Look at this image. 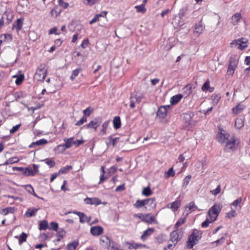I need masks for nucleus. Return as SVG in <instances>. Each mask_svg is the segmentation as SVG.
<instances>
[{
	"instance_id": "nucleus-1",
	"label": "nucleus",
	"mask_w": 250,
	"mask_h": 250,
	"mask_svg": "<svg viewBox=\"0 0 250 250\" xmlns=\"http://www.w3.org/2000/svg\"><path fill=\"white\" fill-rule=\"evenodd\" d=\"M217 139L220 144L225 145V150L227 151L233 150L236 147V137H230L229 134L223 129H219V132L217 134Z\"/></svg>"
},
{
	"instance_id": "nucleus-2",
	"label": "nucleus",
	"mask_w": 250,
	"mask_h": 250,
	"mask_svg": "<svg viewBox=\"0 0 250 250\" xmlns=\"http://www.w3.org/2000/svg\"><path fill=\"white\" fill-rule=\"evenodd\" d=\"M194 114L192 112L189 111L183 114V120L185 124V126L188 130L194 126L196 122L193 121L192 118Z\"/></svg>"
},
{
	"instance_id": "nucleus-3",
	"label": "nucleus",
	"mask_w": 250,
	"mask_h": 250,
	"mask_svg": "<svg viewBox=\"0 0 250 250\" xmlns=\"http://www.w3.org/2000/svg\"><path fill=\"white\" fill-rule=\"evenodd\" d=\"M229 64L227 73L232 76L239 63V58L236 55H232L229 58Z\"/></svg>"
},
{
	"instance_id": "nucleus-4",
	"label": "nucleus",
	"mask_w": 250,
	"mask_h": 250,
	"mask_svg": "<svg viewBox=\"0 0 250 250\" xmlns=\"http://www.w3.org/2000/svg\"><path fill=\"white\" fill-rule=\"evenodd\" d=\"M201 238L199 232L197 230H195L189 236L187 242V246L189 249H191L195 245L197 242Z\"/></svg>"
},
{
	"instance_id": "nucleus-5",
	"label": "nucleus",
	"mask_w": 250,
	"mask_h": 250,
	"mask_svg": "<svg viewBox=\"0 0 250 250\" xmlns=\"http://www.w3.org/2000/svg\"><path fill=\"white\" fill-rule=\"evenodd\" d=\"M45 65L41 64L37 69L35 75V79L39 81H43L47 75V70L44 68Z\"/></svg>"
},
{
	"instance_id": "nucleus-6",
	"label": "nucleus",
	"mask_w": 250,
	"mask_h": 250,
	"mask_svg": "<svg viewBox=\"0 0 250 250\" xmlns=\"http://www.w3.org/2000/svg\"><path fill=\"white\" fill-rule=\"evenodd\" d=\"M248 41L242 38L237 40L233 41L230 44L231 47H235L240 50H243L247 47Z\"/></svg>"
},
{
	"instance_id": "nucleus-7",
	"label": "nucleus",
	"mask_w": 250,
	"mask_h": 250,
	"mask_svg": "<svg viewBox=\"0 0 250 250\" xmlns=\"http://www.w3.org/2000/svg\"><path fill=\"white\" fill-rule=\"evenodd\" d=\"M222 206L220 203H215L208 211V216H218L220 212Z\"/></svg>"
},
{
	"instance_id": "nucleus-8",
	"label": "nucleus",
	"mask_w": 250,
	"mask_h": 250,
	"mask_svg": "<svg viewBox=\"0 0 250 250\" xmlns=\"http://www.w3.org/2000/svg\"><path fill=\"white\" fill-rule=\"evenodd\" d=\"M101 123L102 119L100 117H97L90 121L88 124L84 125L83 127L86 128H91L96 130Z\"/></svg>"
},
{
	"instance_id": "nucleus-9",
	"label": "nucleus",
	"mask_w": 250,
	"mask_h": 250,
	"mask_svg": "<svg viewBox=\"0 0 250 250\" xmlns=\"http://www.w3.org/2000/svg\"><path fill=\"white\" fill-rule=\"evenodd\" d=\"M181 232L179 229H177L174 231L171 232L170 234V241L174 244V246L177 243L179 240L181 238Z\"/></svg>"
},
{
	"instance_id": "nucleus-10",
	"label": "nucleus",
	"mask_w": 250,
	"mask_h": 250,
	"mask_svg": "<svg viewBox=\"0 0 250 250\" xmlns=\"http://www.w3.org/2000/svg\"><path fill=\"white\" fill-rule=\"evenodd\" d=\"M73 213L79 216L80 218V222L81 223H84L85 222L89 223L91 217L90 216H87L84 213L79 212L78 211H73Z\"/></svg>"
},
{
	"instance_id": "nucleus-11",
	"label": "nucleus",
	"mask_w": 250,
	"mask_h": 250,
	"mask_svg": "<svg viewBox=\"0 0 250 250\" xmlns=\"http://www.w3.org/2000/svg\"><path fill=\"white\" fill-rule=\"evenodd\" d=\"M170 107L169 105L162 106L159 108L157 112V116L159 118L164 119L167 115V110Z\"/></svg>"
},
{
	"instance_id": "nucleus-12",
	"label": "nucleus",
	"mask_w": 250,
	"mask_h": 250,
	"mask_svg": "<svg viewBox=\"0 0 250 250\" xmlns=\"http://www.w3.org/2000/svg\"><path fill=\"white\" fill-rule=\"evenodd\" d=\"M205 28V26L202 23V21L198 22L195 25L194 31V34L197 36H199L202 33Z\"/></svg>"
},
{
	"instance_id": "nucleus-13",
	"label": "nucleus",
	"mask_w": 250,
	"mask_h": 250,
	"mask_svg": "<svg viewBox=\"0 0 250 250\" xmlns=\"http://www.w3.org/2000/svg\"><path fill=\"white\" fill-rule=\"evenodd\" d=\"M104 229L100 226H93L90 229V233L94 236H98L103 233Z\"/></svg>"
},
{
	"instance_id": "nucleus-14",
	"label": "nucleus",
	"mask_w": 250,
	"mask_h": 250,
	"mask_svg": "<svg viewBox=\"0 0 250 250\" xmlns=\"http://www.w3.org/2000/svg\"><path fill=\"white\" fill-rule=\"evenodd\" d=\"M23 18L18 19L13 24L12 28L16 29L17 32L21 30L23 25Z\"/></svg>"
},
{
	"instance_id": "nucleus-15",
	"label": "nucleus",
	"mask_w": 250,
	"mask_h": 250,
	"mask_svg": "<svg viewBox=\"0 0 250 250\" xmlns=\"http://www.w3.org/2000/svg\"><path fill=\"white\" fill-rule=\"evenodd\" d=\"M84 202L86 204L99 205L102 203L101 200L98 198H86Z\"/></svg>"
},
{
	"instance_id": "nucleus-16",
	"label": "nucleus",
	"mask_w": 250,
	"mask_h": 250,
	"mask_svg": "<svg viewBox=\"0 0 250 250\" xmlns=\"http://www.w3.org/2000/svg\"><path fill=\"white\" fill-rule=\"evenodd\" d=\"M40 208H30L27 209L25 215L28 217H32L36 216L37 211Z\"/></svg>"
},
{
	"instance_id": "nucleus-17",
	"label": "nucleus",
	"mask_w": 250,
	"mask_h": 250,
	"mask_svg": "<svg viewBox=\"0 0 250 250\" xmlns=\"http://www.w3.org/2000/svg\"><path fill=\"white\" fill-rule=\"evenodd\" d=\"M242 18L241 14L240 13H237L233 15L231 18V23L233 25H236L240 21Z\"/></svg>"
},
{
	"instance_id": "nucleus-18",
	"label": "nucleus",
	"mask_w": 250,
	"mask_h": 250,
	"mask_svg": "<svg viewBox=\"0 0 250 250\" xmlns=\"http://www.w3.org/2000/svg\"><path fill=\"white\" fill-rule=\"evenodd\" d=\"M47 143V141L45 139H42L32 143L29 146L30 148H36L37 146H40L45 145Z\"/></svg>"
},
{
	"instance_id": "nucleus-19",
	"label": "nucleus",
	"mask_w": 250,
	"mask_h": 250,
	"mask_svg": "<svg viewBox=\"0 0 250 250\" xmlns=\"http://www.w3.org/2000/svg\"><path fill=\"white\" fill-rule=\"evenodd\" d=\"M154 231L153 228H148L146 230L144 231L143 233L141 236V238L143 241L146 240L149 235H150Z\"/></svg>"
},
{
	"instance_id": "nucleus-20",
	"label": "nucleus",
	"mask_w": 250,
	"mask_h": 250,
	"mask_svg": "<svg viewBox=\"0 0 250 250\" xmlns=\"http://www.w3.org/2000/svg\"><path fill=\"white\" fill-rule=\"evenodd\" d=\"M216 219V216H208V218H207V219L204 221L202 224L201 226L202 228H207L209 226V224Z\"/></svg>"
},
{
	"instance_id": "nucleus-21",
	"label": "nucleus",
	"mask_w": 250,
	"mask_h": 250,
	"mask_svg": "<svg viewBox=\"0 0 250 250\" xmlns=\"http://www.w3.org/2000/svg\"><path fill=\"white\" fill-rule=\"evenodd\" d=\"M22 173L26 176H35V172L31 167H23Z\"/></svg>"
},
{
	"instance_id": "nucleus-22",
	"label": "nucleus",
	"mask_w": 250,
	"mask_h": 250,
	"mask_svg": "<svg viewBox=\"0 0 250 250\" xmlns=\"http://www.w3.org/2000/svg\"><path fill=\"white\" fill-rule=\"evenodd\" d=\"M74 137H70L69 138L64 139L65 144L63 145L65 147V149L69 148L73 145L74 143Z\"/></svg>"
},
{
	"instance_id": "nucleus-23",
	"label": "nucleus",
	"mask_w": 250,
	"mask_h": 250,
	"mask_svg": "<svg viewBox=\"0 0 250 250\" xmlns=\"http://www.w3.org/2000/svg\"><path fill=\"white\" fill-rule=\"evenodd\" d=\"M183 96L181 94H177L172 96L170 99V103L172 104H175L178 103L182 98Z\"/></svg>"
},
{
	"instance_id": "nucleus-24",
	"label": "nucleus",
	"mask_w": 250,
	"mask_h": 250,
	"mask_svg": "<svg viewBox=\"0 0 250 250\" xmlns=\"http://www.w3.org/2000/svg\"><path fill=\"white\" fill-rule=\"evenodd\" d=\"M128 246V249L129 250L131 249H138L141 248L145 247L146 245L144 244H137V243H127Z\"/></svg>"
},
{
	"instance_id": "nucleus-25",
	"label": "nucleus",
	"mask_w": 250,
	"mask_h": 250,
	"mask_svg": "<svg viewBox=\"0 0 250 250\" xmlns=\"http://www.w3.org/2000/svg\"><path fill=\"white\" fill-rule=\"evenodd\" d=\"M113 126L115 129H117L120 128L121 125V120L119 116H116L114 118L113 121Z\"/></svg>"
},
{
	"instance_id": "nucleus-26",
	"label": "nucleus",
	"mask_w": 250,
	"mask_h": 250,
	"mask_svg": "<svg viewBox=\"0 0 250 250\" xmlns=\"http://www.w3.org/2000/svg\"><path fill=\"white\" fill-rule=\"evenodd\" d=\"M146 205V199L145 200H137L136 202L133 204V206L137 208H140L145 206Z\"/></svg>"
},
{
	"instance_id": "nucleus-27",
	"label": "nucleus",
	"mask_w": 250,
	"mask_h": 250,
	"mask_svg": "<svg viewBox=\"0 0 250 250\" xmlns=\"http://www.w3.org/2000/svg\"><path fill=\"white\" fill-rule=\"evenodd\" d=\"M245 108V106L243 104H238L232 108V111L235 114H237L241 112Z\"/></svg>"
},
{
	"instance_id": "nucleus-28",
	"label": "nucleus",
	"mask_w": 250,
	"mask_h": 250,
	"mask_svg": "<svg viewBox=\"0 0 250 250\" xmlns=\"http://www.w3.org/2000/svg\"><path fill=\"white\" fill-rule=\"evenodd\" d=\"M227 234H225L224 236H222L220 239H219L213 242L212 243V245H215V247L218 246V245H221L223 244L227 238Z\"/></svg>"
},
{
	"instance_id": "nucleus-29",
	"label": "nucleus",
	"mask_w": 250,
	"mask_h": 250,
	"mask_svg": "<svg viewBox=\"0 0 250 250\" xmlns=\"http://www.w3.org/2000/svg\"><path fill=\"white\" fill-rule=\"evenodd\" d=\"M146 205H148L151 208H153L156 205V199L155 198L146 199Z\"/></svg>"
},
{
	"instance_id": "nucleus-30",
	"label": "nucleus",
	"mask_w": 250,
	"mask_h": 250,
	"mask_svg": "<svg viewBox=\"0 0 250 250\" xmlns=\"http://www.w3.org/2000/svg\"><path fill=\"white\" fill-rule=\"evenodd\" d=\"M62 12V10L59 8L58 6H55L54 8L51 10L50 13L52 16L57 17Z\"/></svg>"
},
{
	"instance_id": "nucleus-31",
	"label": "nucleus",
	"mask_w": 250,
	"mask_h": 250,
	"mask_svg": "<svg viewBox=\"0 0 250 250\" xmlns=\"http://www.w3.org/2000/svg\"><path fill=\"white\" fill-rule=\"evenodd\" d=\"M72 169V167L71 165L66 166L62 167L58 171L59 174H62L66 173L68 171Z\"/></svg>"
},
{
	"instance_id": "nucleus-32",
	"label": "nucleus",
	"mask_w": 250,
	"mask_h": 250,
	"mask_svg": "<svg viewBox=\"0 0 250 250\" xmlns=\"http://www.w3.org/2000/svg\"><path fill=\"white\" fill-rule=\"evenodd\" d=\"M14 210L15 209L14 208L8 207L2 209L1 210H0V213L5 215L8 213H13Z\"/></svg>"
},
{
	"instance_id": "nucleus-33",
	"label": "nucleus",
	"mask_w": 250,
	"mask_h": 250,
	"mask_svg": "<svg viewBox=\"0 0 250 250\" xmlns=\"http://www.w3.org/2000/svg\"><path fill=\"white\" fill-rule=\"evenodd\" d=\"M181 201L176 200L170 204V208L172 210L177 209L180 206Z\"/></svg>"
},
{
	"instance_id": "nucleus-34",
	"label": "nucleus",
	"mask_w": 250,
	"mask_h": 250,
	"mask_svg": "<svg viewBox=\"0 0 250 250\" xmlns=\"http://www.w3.org/2000/svg\"><path fill=\"white\" fill-rule=\"evenodd\" d=\"M79 245V242L74 241L67 245V248L68 250H75L76 247Z\"/></svg>"
},
{
	"instance_id": "nucleus-35",
	"label": "nucleus",
	"mask_w": 250,
	"mask_h": 250,
	"mask_svg": "<svg viewBox=\"0 0 250 250\" xmlns=\"http://www.w3.org/2000/svg\"><path fill=\"white\" fill-rule=\"evenodd\" d=\"M244 121L241 118H237L236 119L235 125L236 127L238 129L241 128L244 126Z\"/></svg>"
},
{
	"instance_id": "nucleus-36",
	"label": "nucleus",
	"mask_w": 250,
	"mask_h": 250,
	"mask_svg": "<svg viewBox=\"0 0 250 250\" xmlns=\"http://www.w3.org/2000/svg\"><path fill=\"white\" fill-rule=\"evenodd\" d=\"M42 161L44 162L50 168L55 167L56 165L55 162L51 160V158H46L42 160Z\"/></svg>"
},
{
	"instance_id": "nucleus-37",
	"label": "nucleus",
	"mask_w": 250,
	"mask_h": 250,
	"mask_svg": "<svg viewBox=\"0 0 250 250\" xmlns=\"http://www.w3.org/2000/svg\"><path fill=\"white\" fill-rule=\"evenodd\" d=\"M242 198L241 197L238 198L236 200L233 201L231 204V206L234 207L235 208L239 207L241 208V203L242 202Z\"/></svg>"
},
{
	"instance_id": "nucleus-38",
	"label": "nucleus",
	"mask_w": 250,
	"mask_h": 250,
	"mask_svg": "<svg viewBox=\"0 0 250 250\" xmlns=\"http://www.w3.org/2000/svg\"><path fill=\"white\" fill-rule=\"evenodd\" d=\"M48 228V222L45 221L43 220L40 222V225H39V229L41 230H46Z\"/></svg>"
},
{
	"instance_id": "nucleus-39",
	"label": "nucleus",
	"mask_w": 250,
	"mask_h": 250,
	"mask_svg": "<svg viewBox=\"0 0 250 250\" xmlns=\"http://www.w3.org/2000/svg\"><path fill=\"white\" fill-rule=\"evenodd\" d=\"M109 121H105L102 125V129L100 131V135H103L105 134L106 128H107L109 125Z\"/></svg>"
},
{
	"instance_id": "nucleus-40",
	"label": "nucleus",
	"mask_w": 250,
	"mask_h": 250,
	"mask_svg": "<svg viewBox=\"0 0 250 250\" xmlns=\"http://www.w3.org/2000/svg\"><path fill=\"white\" fill-rule=\"evenodd\" d=\"M119 139V138H117V137L112 138L111 137V136H109L108 137V139L109 140V142L106 143L107 146H109L110 145H112L113 146H114L116 145L117 141Z\"/></svg>"
},
{
	"instance_id": "nucleus-41",
	"label": "nucleus",
	"mask_w": 250,
	"mask_h": 250,
	"mask_svg": "<svg viewBox=\"0 0 250 250\" xmlns=\"http://www.w3.org/2000/svg\"><path fill=\"white\" fill-rule=\"evenodd\" d=\"M137 12L144 13L146 12V9L144 4L136 5L134 7Z\"/></svg>"
},
{
	"instance_id": "nucleus-42",
	"label": "nucleus",
	"mask_w": 250,
	"mask_h": 250,
	"mask_svg": "<svg viewBox=\"0 0 250 250\" xmlns=\"http://www.w3.org/2000/svg\"><path fill=\"white\" fill-rule=\"evenodd\" d=\"M19 161V160L17 157H12L8 159L4 163V165H8L13 164L18 162Z\"/></svg>"
},
{
	"instance_id": "nucleus-43",
	"label": "nucleus",
	"mask_w": 250,
	"mask_h": 250,
	"mask_svg": "<svg viewBox=\"0 0 250 250\" xmlns=\"http://www.w3.org/2000/svg\"><path fill=\"white\" fill-rule=\"evenodd\" d=\"M142 193L145 196H149L152 194V192L150 188L147 187L143 189Z\"/></svg>"
},
{
	"instance_id": "nucleus-44",
	"label": "nucleus",
	"mask_w": 250,
	"mask_h": 250,
	"mask_svg": "<svg viewBox=\"0 0 250 250\" xmlns=\"http://www.w3.org/2000/svg\"><path fill=\"white\" fill-rule=\"evenodd\" d=\"M191 178V175H188L187 176L183 181L182 186L183 187L186 188L187 186L188 185Z\"/></svg>"
},
{
	"instance_id": "nucleus-45",
	"label": "nucleus",
	"mask_w": 250,
	"mask_h": 250,
	"mask_svg": "<svg viewBox=\"0 0 250 250\" xmlns=\"http://www.w3.org/2000/svg\"><path fill=\"white\" fill-rule=\"evenodd\" d=\"M187 208H188L190 212L197 209V207L195 205L194 202H190L187 206Z\"/></svg>"
},
{
	"instance_id": "nucleus-46",
	"label": "nucleus",
	"mask_w": 250,
	"mask_h": 250,
	"mask_svg": "<svg viewBox=\"0 0 250 250\" xmlns=\"http://www.w3.org/2000/svg\"><path fill=\"white\" fill-rule=\"evenodd\" d=\"M174 175L175 171L173 170V167H171L168 170V171L166 172L165 176L167 178L170 177H173Z\"/></svg>"
},
{
	"instance_id": "nucleus-47",
	"label": "nucleus",
	"mask_w": 250,
	"mask_h": 250,
	"mask_svg": "<svg viewBox=\"0 0 250 250\" xmlns=\"http://www.w3.org/2000/svg\"><path fill=\"white\" fill-rule=\"evenodd\" d=\"M145 220L149 223H151L152 222L157 223L155 217L152 216H149V214L146 215Z\"/></svg>"
},
{
	"instance_id": "nucleus-48",
	"label": "nucleus",
	"mask_w": 250,
	"mask_h": 250,
	"mask_svg": "<svg viewBox=\"0 0 250 250\" xmlns=\"http://www.w3.org/2000/svg\"><path fill=\"white\" fill-rule=\"evenodd\" d=\"M13 77L17 78L16 81H15V83L17 85L20 84L24 80L23 75H21L19 76L15 75V76H13Z\"/></svg>"
},
{
	"instance_id": "nucleus-49",
	"label": "nucleus",
	"mask_w": 250,
	"mask_h": 250,
	"mask_svg": "<svg viewBox=\"0 0 250 250\" xmlns=\"http://www.w3.org/2000/svg\"><path fill=\"white\" fill-rule=\"evenodd\" d=\"M81 70V68H77L74 70L73 71L72 75L70 77V79L73 81L74 80L77 76H78V74H79V72Z\"/></svg>"
},
{
	"instance_id": "nucleus-50",
	"label": "nucleus",
	"mask_w": 250,
	"mask_h": 250,
	"mask_svg": "<svg viewBox=\"0 0 250 250\" xmlns=\"http://www.w3.org/2000/svg\"><path fill=\"white\" fill-rule=\"evenodd\" d=\"M27 234L25 233H24V232H22L20 236V238H19V244H21L23 242L26 241V239H27Z\"/></svg>"
},
{
	"instance_id": "nucleus-51",
	"label": "nucleus",
	"mask_w": 250,
	"mask_h": 250,
	"mask_svg": "<svg viewBox=\"0 0 250 250\" xmlns=\"http://www.w3.org/2000/svg\"><path fill=\"white\" fill-rule=\"evenodd\" d=\"M209 81L208 79L202 86V90L203 91H207L209 88Z\"/></svg>"
},
{
	"instance_id": "nucleus-52",
	"label": "nucleus",
	"mask_w": 250,
	"mask_h": 250,
	"mask_svg": "<svg viewBox=\"0 0 250 250\" xmlns=\"http://www.w3.org/2000/svg\"><path fill=\"white\" fill-rule=\"evenodd\" d=\"M58 228V224L56 222H52L50 223L49 229L56 231Z\"/></svg>"
},
{
	"instance_id": "nucleus-53",
	"label": "nucleus",
	"mask_w": 250,
	"mask_h": 250,
	"mask_svg": "<svg viewBox=\"0 0 250 250\" xmlns=\"http://www.w3.org/2000/svg\"><path fill=\"white\" fill-rule=\"evenodd\" d=\"M184 92H186L187 96L190 95L192 92V87L190 86L187 85L183 89Z\"/></svg>"
},
{
	"instance_id": "nucleus-54",
	"label": "nucleus",
	"mask_w": 250,
	"mask_h": 250,
	"mask_svg": "<svg viewBox=\"0 0 250 250\" xmlns=\"http://www.w3.org/2000/svg\"><path fill=\"white\" fill-rule=\"evenodd\" d=\"M58 2L59 5L64 9H66L69 6V3L64 2L63 0H58Z\"/></svg>"
},
{
	"instance_id": "nucleus-55",
	"label": "nucleus",
	"mask_w": 250,
	"mask_h": 250,
	"mask_svg": "<svg viewBox=\"0 0 250 250\" xmlns=\"http://www.w3.org/2000/svg\"><path fill=\"white\" fill-rule=\"evenodd\" d=\"M186 220V218H180L178 220V221L176 222V223L175 224V227L177 228L179 227H180V226H181L182 224H183L185 222Z\"/></svg>"
},
{
	"instance_id": "nucleus-56",
	"label": "nucleus",
	"mask_w": 250,
	"mask_h": 250,
	"mask_svg": "<svg viewBox=\"0 0 250 250\" xmlns=\"http://www.w3.org/2000/svg\"><path fill=\"white\" fill-rule=\"evenodd\" d=\"M99 0H83V2L87 5L91 6L97 3Z\"/></svg>"
},
{
	"instance_id": "nucleus-57",
	"label": "nucleus",
	"mask_w": 250,
	"mask_h": 250,
	"mask_svg": "<svg viewBox=\"0 0 250 250\" xmlns=\"http://www.w3.org/2000/svg\"><path fill=\"white\" fill-rule=\"evenodd\" d=\"M87 121V119L86 117H83L80 120H79L76 124L75 125H83L84 123Z\"/></svg>"
},
{
	"instance_id": "nucleus-58",
	"label": "nucleus",
	"mask_w": 250,
	"mask_h": 250,
	"mask_svg": "<svg viewBox=\"0 0 250 250\" xmlns=\"http://www.w3.org/2000/svg\"><path fill=\"white\" fill-rule=\"evenodd\" d=\"M164 236L162 234L159 235L158 236H157L155 238V240L158 243H162L164 241Z\"/></svg>"
},
{
	"instance_id": "nucleus-59",
	"label": "nucleus",
	"mask_w": 250,
	"mask_h": 250,
	"mask_svg": "<svg viewBox=\"0 0 250 250\" xmlns=\"http://www.w3.org/2000/svg\"><path fill=\"white\" fill-rule=\"evenodd\" d=\"M137 103L135 102L134 98L133 97V95H131L130 97V107L131 108H133L135 107V103Z\"/></svg>"
},
{
	"instance_id": "nucleus-60",
	"label": "nucleus",
	"mask_w": 250,
	"mask_h": 250,
	"mask_svg": "<svg viewBox=\"0 0 250 250\" xmlns=\"http://www.w3.org/2000/svg\"><path fill=\"white\" fill-rule=\"evenodd\" d=\"M220 191H221V186H220V185H218L215 189L211 190L210 192L212 193V194H213L214 195H216L220 192Z\"/></svg>"
},
{
	"instance_id": "nucleus-61",
	"label": "nucleus",
	"mask_w": 250,
	"mask_h": 250,
	"mask_svg": "<svg viewBox=\"0 0 250 250\" xmlns=\"http://www.w3.org/2000/svg\"><path fill=\"white\" fill-rule=\"evenodd\" d=\"M25 188L26 190L30 193V194H32V192H34V188L32 187V186L30 185H27L25 186Z\"/></svg>"
},
{
	"instance_id": "nucleus-62",
	"label": "nucleus",
	"mask_w": 250,
	"mask_h": 250,
	"mask_svg": "<svg viewBox=\"0 0 250 250\" xmlns=\"http://www.w3.org/2000/svg\"><path fill=\"white\" fill-rule=\"evenodd\" d=\"M89 44V40L88 39H84L81 44V46L83 48H85Z\"/></svg>"
},
{
	"instance_id": "nucleus-63",
	"label": "nucleus",
	"mask_w": 250,
	"mask_h": 250,
	"mask_svg": "<svg viewBox=\"0 0 250 250\" xmlns=\"http://www.w3.org/2000/svg\"><path fill=\"white\" fill-rule=\"evenodd\" d=\"M21 126V124H19L17 125H16L15 126H13L11 129L10 130V133L11 134H13L15 132H16L18 129L19 128L20 126Z\"/></svg>"
},
{
	"instance_id": "nucleus-64",
	"label": "nucleus",
	"mask_w": 250,
	"mask_h": 250,
	"mask_svg": "<svg viewBox=\"0 0 250 250\" xmlns=\"http://www.w3.org/2000/svg\"><path fill=\"white\" fill-rule=\"evenodd\" d=\"M92 112V110H91L90 107L86 108L83 111V112L84 114L85 115V116H89Z\"/></svg>"
}]
</instances>
